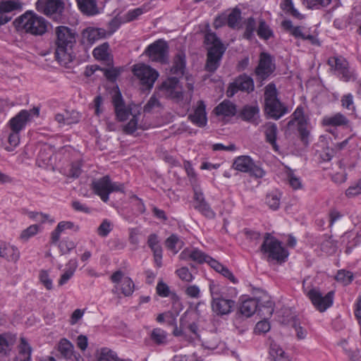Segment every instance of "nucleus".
<instances>
[{"instance_id":"1","label":"nucleus","mask_w":361,"mask_h":361,"mask_svg":"<svg viewBox=\"0 0 361 361\" xmlns=\"http://www.w3.org/2000/svg\"><path fill=\"white\" fill-rule=\"evenodd\" d=\"M112 103L118 121H124L129 118L130 116L132 117L130 121L123 127V131L126 133L133 134L137 129L144 128L140 122V106L135 104L126 105L119 91L114 94Z\"/></svg>"},{"instance_id":"2","label":"nucleus","mask_w":361,"mask_h":361,"mask_svg":"<svg viewBox=\"0 0 361 361\" xmlns=\"http://www.w3.org/2000/svg\"><path fill=\"white\" fill-rule=\"evenodd\" d=\"M56 58L61 66H67L75 57L73 47L75 43V33L66 26L56 28Z\"/></svg>"},{"instance_id":"3","label":"nucleus","mask_w":361,"mask_h":361,"mask_svg":"<svg viewBox=\"0 0 361 361\" xmlns=\"http://www.w3.org/2000/svg\"><path fill=\"white\" fill-rule=\"evenodd\" d=\"M261 252L268 262L278 263L286 262L289 255L282 243L269 233H266L264 235L263 243L261 245Z\"/></svg>"},{"instance_id":"4","label":"nucleus","mask_w":361,"mask_h":361,"mask_svg":"<svg viewBox=\"0 0 361 361\" xmlns=\"http://www.w3.org/2000/svg\"><path fill=\"white\" fill-rule=\"evenodd\" d=\"M16 21L19 29L33 35H42L47 31V21L31 11H26Z\"/></svg>"},{"instance_id":"5","label":"nucleus","mask_w":361,"mask_h":361,"mask_svg":"<svg viewBox=\"0 0 361 361\" xmlns=\"http://www.w3.org/2000/svg\"><path fill=\"white\" fill-rule=\"evenodd\" d=\"M205 43L209 45L206 69L208 71H215L219 66V62L226 50V47L220 39L213 32H207L204 37Z\"/></svg>"},{"instance_id":"6","label":"nucleus","mask_w":361,"mask_h":361,"mask_svg":"<svg viewBox=\"0 0 361 361\" xmlns=\"http://www.w3.org/2000/svg\"><path fill=\"white\" fill-rule=\"evenodd\" d=\"M265 111L269 116L279 119L288 112V109L277 98V90L274 84H269L265 88Z\"/></svg>"},{"instance_id":"7","label":"nucleus","mask_w":361,"mask_h":361,"mask_svg":"<svg viewBox=\"0 0 361 361\" xmlns=\"http://www.w3.org/2000/svg\"><path fill=\"white\" fill-rule=\"evenodd\" d=\"M328 65L339 80L348 82L357 79L355 71L349 66L347 60L341 56H333L328 59Z\"/></svg>"},{"instance_id":"8","label":"nucleus","mask_w":361,"mask_h":361,"mask_svg":"<svg viewBox=\"0 0 361 361\" xmlns=\"http://www.w3.org/2000/svg\"><path fill=\"white\" fill-rule=\"evenodd\" d=\"M92 189L95 194L100 197L104 202H108L109 195L114 192H123L124 185L118 182H112L109 176H104L92 182Z\"/></svg>"},{"instance_id":"9","label":"nucleus","mask_w":361,"mask_h":361,"mask_svg":"<svg viewBox=\"0 0 361 361\" xmlns=\"http://www.w3.org/2000/svg\"><path fill=\"white\" fill-rule=\"evenodd\" d=\"M133 72L146 89H151L159 77V73L155 69L144 63L135 64Z\"/></svg>"},{"instance_id":"10","label":"nucleus","mask_w":361,"mask_h":361,"mask_svg":"<svg viewBox=\"0 0 361 361\" xmlns=\"http://www.w3.org/2000/svg\"><path fill=\"white\" fill-rule=\"evenodd\" d=\"M111 280L114 283L112 289L114 293H121L125 296H130L134 292L135 284L133 281L121 271L114 272L111 276Z\"/></svg>"},{"instance_id":"11","label":"nucleus","mask_w":361,"mask_h":361,"mask_svg":"<svg viewBox=\"0 0 361 361\" xmlns=\"http://www.w3.org/2000/svg\"><path fill=\"white\" fill-rule=\"evenodd\" d=\"M233 168L240 172L248 173L256 178H262L265 174L264 170L255 164L250 157L246 155L236 157L233 161Z\"/></svg>"},{"instance_id":"12","label":"nucleus","mask_w":361,"mask_h":361,"mask_svg":"<svg viewBox=\"0 0 361 361\" xmlns=\"http://www.w3.org/2000/svg\"><path fill=\"white\" fill-rule=\"evenodd\" d=\"M39 115V109L34 107L30 110H21L17 115L13 117L8 122L11 131L20 133L23 130L27 123L30 122L35 117Z\"/></svg>"},{"instance_id":"13","label":"nucleus","mask_w":361,"mask_h":361,"mask_svg":"<svg viewBox=\"0 0 361 361\" xmlns=\"http://www.w3.org/2000/svg\"><path fill=\"white\" fill-rule=\"evenodd\" d=\"M36 8L37 11L59 21L64 8V4L62 0H38L36 3Z\"/></svg>"},{"instance_id":"14","label":"nucleus","mask_w":361,"mask_h":361,"mask_svg":"<svg viewBox=\"0 0 361 361\" xmlns=\"http://www.w3.org/2000/svg\"><path fill=\"white\" fill-rule=\"evenodd\" d=\"M305 291L313 305L320 312L325 311L333 304V292H329L325 295H323L320 291L316 288H312L309 290L305 289Z\"/></svg>"},{"instance_id":"15","label":"nucleus","mask_w":361,"mask_h":361,"mask_svg":"<svg viewBox=\"0 0 361 361\" xmlns=\"http://www.w3.org/2000/svg\"><path fill=\"white\" fill-rule=\"evenodd\" d=\"M168 51L169 47L166 42L159 39L147 47L145 54L152 61L165 63L168 60Z\"/></svg>"},{"instance_id":"16","label":"nucleus","mask_w":361,"mask_h":361,"mask_svg":"<svg viewBox=\"0 0 361 361\" xmlns=\"http://www.w3.org/2000/svg\"><path fill=\"white\" fill-rule=\"evenodd\" d=\"M308 121L304 114L303 108L298 106L291 116V119L289 121L288 125L290 127L295 126L299 131L302 140L305 141L309 134L307 130Z\"/></svg>"},{"instance_id":"17","label":"nucleus","mask_w":361,"mask_h":361,"mask_svg":"<svg viewBox=\"0 0 361 361\" xmlns=\"http://www.w3.org/2000/svg\"><path fill=\"white\" fill-rule=\"evenodd\" d=\"M178 257L180 260L201 264L205 263L208 255L197 247H188L180 253Z\"/></svg>"},{"instance_id":"18","label":"nucleus","mask_w":361,"mask_h":361,"mask_svg":"<svg viewBox=\"0 0 361 361\" xmlns=\"http://www.w3.org/2000/svg\"><path fill=\"white\" fill-rule=\"evenodd\" d=\"M254 90L252 79L245 75L239 76L230 85L227 90L228 97H233L238 90L250 92Z\"/></svg>"},{"instance_id":"19","label":"nucleus","mask_w":361,"mask_h":361,"mask_svg":"<svg viewBox=\"0 0 361 361\" xmlns=\"http://www.w3.org/2000/svg\"><path fill=\"white\" fill-rule=\"evenodd\" d=\"M107 32L102 28L89 27L82 32V41L84 44L92 46L98 40L105 38Z\"/></svg>"},{"instance_id":"20","label":"nucleus","mask_w":361,"mask_h":361,"mask_svg":"<svg viewBox=\"0 0 361 361\" xmlns=\"http://www.w3.org/2000/svg\"><path fill=\"white\" fill-rule=\"evenodd\" d=\"M274 69L271 56L266 54H260L259 63L256 68V74L261 79L267 78Z\"/></svg>"},{"instance_id":"21","label":"nucleus","mask_w":361,"mask_h":361,"mask_svg":"<svg viewBox=\"0 0 361 361\" xmlns=\"http://www.w3.org/2000/svg\"><path fill=\"white\" fill-rule=\"evenodd\" d=\"M235 302L225 297L216 298L212 301V308L214 312L218 315H225L231 312Z\"/></svg>"},{"instance_id":"22","label":"nucleus","mask_w":361,"mask_h":361,"mask_svg":"<svg viewBox=\"0 0 361 361\" xmlns=\"http://www.w3.org/2000/svg\"><path fill=\"white\" fill-rule=\"evenodd\" d=\"M189 118L192 123L199 127H204L207 125L206 106L202 101L197 102L193 113L189 115Z\"/></svg>"},{"instance_id":"23","label":"nucleus","mask_w":361,"mask_h":361,"mask_svg":"<svg viewBox=\"0 0 361 361\" xmlns=\"http://www.w3.org/2000/svg\"><path fill=\"white\" fill-rule=\"evenodd\" d=\"M178 80L176 77H171L166 80L160 87V90L164 92L166 96L172 98H179L181 92L177 91Z\"/></svg>"},{"instance_id":"24","label":"nucleus","mask_w":361,"mask_h":361,"mask_svg":"<svg viewBox=\"0 0 361 361\" xmlns=\"http://www.w3.org/2000/svg\"><path fill=\"white\" fill-rule=\"evenodd\" d=\"M236 106L229 100L225 99L214 109L215 114L219 116L231 117L235 115Z\"/></svg>"},{"instance_id":"25","label":"nucleus","mask_w":361,"mask_h":361,"mask_svg":"<svg viewBox=\"0 0 361 361\" xmlns=\"http://www.w3.org/2000/svg\"><path fill=\"white\" fill-rule=\"evenodd\" d=\"M348 119L341 113L326 116L322 118V123L326 126H344L348 124Z\"/></svg>"},{"instance_id":"26","label":"nucleus","mask_w":361,"mask_h":361,"mask_svg":"<svg viewBox=\"0 0 361 361\" xmlns=\"http://www.w3.org/2000/svg\"><path fill=\"white\" fill-rule=\"evenodd\" d=\"M259 307L258 301L255 298H247L242 300L240 306V313L246 317L253 315Z\"/></svg>"},{"instance_id":"27","label":"nucleus","mask_w":361,"mask_h":361,"mask_svg":"<svg viewBox=\"0 0 361 361\" xmlns=\"http://www.w3.org/2000/svg\"><path fill=\"white\" fill-rule=\"evenodd\" d=\"M79 9L87 16H95L99 13L96 0H76Z\"/></svg>"},{"instance_id":"28","label":"nucleus","mask_w":361,"mask_h":361,"mask_svg":"<svg viewBox=\"0 0 361 361\" xmlns=\"http://www.w3.org/2000/svg\"><path fill=\"white\" fill-rule=\"evenodd\" d=\"M78 267V261L76 259H72L66 264L63 274L59 280V286H63L73 276Z\"/></svg>"},{"instance_id":"29","label":"nucleus","mask_w":361,"mask_h":361,"mask_svg":"<svg viewBox=\"0 0 361 361\" xmlns=\"http://www.w3.org/2000/svg\"><path fill=\"white\" fill-rule=\"evenodd\" d=\"M32 349L24 338H21L18 345V354L15 361H30Z\"/></svg>"},{"instance_id":"30","label":"nucleus","mask_w":361,"mask_h":361,"mask_svg":"<svg viewBox=\"0 0 361 361\" xmlns=\"http://www.w3.org/2000/svg\"><path fill=\"white\" fill-rule=\"evenodd\" d=\"M185 67V55L183 52H178L173 59V66L171 69L172 74L182 75Z\"/></svg>"},{"instance_id":"31","label":"nucleus","mask_w":361,"mask_h":361,"mask_svg":"<svg viewBox=\"0 0 361 361\" xmlns=\"http://www.w3.org/2000/svg\"><path fill=\"white\" fill-rule=\"evenodd\" d=\"M264 134L266 139L269 142L275 151L278 150V146L276 143V134H277V126L274 123H267L264 126Z\"/></svg>"},{"instance_id":"32","label":"nucleus","mask_w":361,"mask_h":361,"mask_svg":"<svg viewBox=\"0 0 361 361\" xmlns=\"http://www.w3.org/2000/svg\"><path fill=\"white\" fill-rule=\"evenodd\" d=\"M291 34L296 38L308 40L312 44H318V40L303 27H293L291 29Z\"/></svg>"},{"instance_id":"33","label":"nucleus","mask_w":361,"mask_h":361,"mask_svg":"<svg viewBox=\"0 0 361 361\" xmlns=\"http://www.w3.org/2000/svg\"><path fill=\"white\" fill-rule=\"evenodd\" d=\"M209 289L212 300L216 298H221L226 296L228 288L219 283L214 281H210L209 284Z\"/></svg>"},{"instance_id":"34","label":"nucleus","mask_w":361,"mask_h":361,"mask_svg":"<svg viewBox=\"0 0 361 361\" xmlns=\"http://www.w3.org/2000/svg\"><path fill=\"white\" fill-rule=\"evenodd\" d=\"M58 350L61 356L67 360L71 359L73 356V345L66 338L60 340L58 344Z\"/></svg>"},{"instance_id":"35","label":"nucleus","mask_w":361,"mask_h":361,"mask_svg":"<svg viewBox=\"0 0 361 361\" xmlns=\"http://www.w3.org/2000/svg\"><path fill=\"white\" fill-rule=\"evenodd\" d=\"M281 194L278 190H273L267 194L265 202L269 207L276 210L280 207Z\"/></svg>"},{"instance_id":"36","label":"nucleus","mask_w":361,"mask_h":361,"mask_svg":"<svg viewBox=\"0 0 361 361\" xmlns=\"http://www.w3.org/2000/svg\"><path fill=\"white\" fill-rule=\"evenodd\" d=\"M73 224L71 221H61L58 224L56 228L51 234V240L53 243H56L59 239L62 232L66 229H71Z\"/></svg>"},{"instance_id":"37","label":"nucleus","mask_w":361,"mask_h":361,"mask_svg":"<svg viewBox=\"0 0 361 361\" xmlns=\"http://www.w3.org/2000/svg\"><path fill=\"white\" fill-rule=\"evenodd\" d=\"M23 4L18 0H2L0 2V11H3L6 14L8 13L20 10Z\"/></svg>"},{"instance_id":"38","label":"nucleus","mask_w":361,"mask_h":361,"mask_svg":"<svg viewBox=\"0 0 361 361\" xmlns=\"http://www.w3.org/2000/svg\"><path fill=\"white\" fill-rule=\"evenodd\" d=\"M20 251L16 246L6 243L3 258L8 261L16 262L20 259Z\"/></svg>"},{"instance_id":"39","label":"nucleus","mask_w":361,"mask_h":361,"mask_svg":"<svg viewBox=\"0 0 361 361\" xmlns=\"http://www.w3.org/2000/svg\"><path fill=\"white\" fill-rule=\"evenodd\" d=\"M269 353L274 361H291L284 350L276 344L271 345Z\"/></svg>"},{"instance_id":"40","label":"nucleus","mask_w":361,"mask_h":361,"mask_svg":"<svg viewBox=\"0 0 361 361\" xmlns=\"http://www.w3.org/2000/svg\"><path fill=\"white\" fill-rule=\"evenodd\" d=\"M281 8L287 14L298 19H302L303 16L295 8L292 0H283L281 3Z\"/></svg>"},{"instance_id":"41","label":"nucleus","mask_w":361,"mask_h":361,"mask_svg":"<svg viewBox=\"0 0 361 361\" xmlns=\"http://www.w3.org/2000/svg\"><path fill=\"white\" fill-rule=\"evenodd\" d=\"M259 114V108L257 105L245 106L241 112L243 119L249 121H253Z\"/></svg>"},{"instance_id":"42","label":"nucleus","mask_w":361,"mask_h":361,"mask_svg":"<svg viewBox=\"0 0 361 361\" xmlns=\"http://www.w3.org/2000/svg\"><path fill=\"white\" fill-rule=\"evenodd\" d=\"M109 46L108 43H103L94 49L93 56L98 60L107 61L109 59Z\"/></svg>"},{"instance_id":"43","label":"nucleus","mask_w":361,"mask_h":361,"mask_svg":"<svg viewBox=\"0 0 361 361\" xmlns=\"http://www.w3.org/2000/svg\"><path fill=\"white\" fill-rule=\"evenodd\" d=\"M150 338L157 345H164L167 343V333L160 328L154 329Z\"/></svg>"},{"instance_id":"44","label":"nucleus","mask_w":361,"mask_h":361,"mask_svg":"<svg viewBox=\"0 0 361 361\" xmlns=\"http://www.w3.org/2000/svg\"><path fill=\"white\" fill-rule=\"evenodd\" d=\"M183 245V242L176 235H171L166 240V247L176 254Z\"/></svg>"},{"instance_id":"45","label":"nucleus","mask_w":361,"mask_h":361,"mask_svg":"<svg viewBox=\"0 0 361 361\" xmlns=\"http://www.w3.org/2000/svg\"><path fill=\"white\" fill-rule=\"evenodd\" d=\"M256 29V23L253 18H249L245 21L244 38L252 39L255 37V31Z\"/></svg>"},{"instance_id":"46","label":"nucleus","mask_w":361,"mask_h":361,"mask_svg":"<svg viewBox=\"0 0 361 361\" xmlns=\"http://www.w3.org/2000/svg\"><path fill=\"white\" fill-rule=\"evenodd\" d=\"M257 33L263 39H268L273 35L271 29L264 20H260Z\"/></svg>"},{"instance_id":"47","label":"nucleus","mask_w":361,"mask_h":361,"mask_svg":"<svg viewBox=\"0 0 361 361\" xmlns=\"http://www.w3.org/2000/svg\"><path fill=\"white\" fill-rule=\"evenodd\" d=\"M241 19V12L240 9L235 8L231 11L227 18V23L229 27H238Z\"/></svg>"},{"instance_id":"48","label":"nucleus","mask_w":361,"mask_h":361,"mask_svg":"<svg viewBox=\"0 0 361 361\" xmlns=\"http://www.w3.org/2000/svg\"><path fill=\"white\" fill-rule=\"evenodd\" d=\"M39 231V226L37 224H32L23 230L19 238L22 241L26 242L32 237L37 235Z\"/></svg>"},{"instance_id":"49","label":"nucleus","mask_w":361,"mask_h":361,"mask_svg":"<svg viewBox=\"0 0 361 361\" xmlns=\"http://www.w3.org/2000/svg\"><path fill=\"white\" fill-rule=\"evenodd\" d=\"M194 207L195 209L199 211L202 215L209 219H213L215 217V212L212 209V208L206 201L200 204H195Z\"/></svg>"},{"instance_id":"50","label":"nucleus","mask_w":361,"mask_h":361,"mask_svg":"<svg viewBox=\"0 0 361 361\" xmlns=\"http://www.w3.org/2000/svg\"><path fill=\"white\" fill-rule=\"evenodd\" d=\"M345 196L348 198H353L361 195V180L359 179L357 182L351 184L345 190Z\"/></svg>"},{"instance_id":"51","label":"nucleus","mask_w":361,"mask_h":361,"mask_svg":"<svg viewBox=\"0 0 361 361\" xmlns=\"http://www.w3.org/2000/svg\"><path fill=\"white\" fill-rule=\"evenodd\" d=\"M9 145L6 147V150L12 152L20 143V133L11 131L8 137Z\"/></svg>"},{"instance_id":"52","label":"nucleus","mask_w":361,"mask_h":361,"mask_svg":"<svg viewBox=\"0 0 361 361\" xmlns=\"http://www.w3.org/2000/svg\"><path fill=\"white\" fill-rule=\"evenodd\" d=\"M176 274L180 280L185 282H191L194 279L193 275L186 267H183L176 269Z\"/></svg>"},{"instance_id":"53","label":"nucleus","mask_w":361,"mask_h":361,"mask_svg":"<svg viewBox=\"0 0 361 361\" xmlns=\"http://www.w3.org/2000/svg\"><path fill=\"white\" fill-rule=\"evenodd\" d=\"M341 102L343 108L352 111H354L355 110L354 98L353 95L351 93H348L343 95L341 99Z\"/></svg>"},{"instance_id":"54","label":"nucleus","mask_w":361,"mask_h":361,"mask_svg":"<svg viewBox=\"0 0 361 361\" xmlns=\"http://www.w3.org/2000/svg\"><path fill=\"white\" fill-rule=\"evenodd\" d=\"M147 11L145 7H139L133 10H130L125 15V22H130L135 20L140 16L142 15Z\"/></svg>"},{"instance_id":"55","label":"nucleus","mask_w":361,"mask_h":361,"mask_svg":"<svg viewBox=\"0 0 361 361\" xmlns=\"http://www.w3.org/2000/svg\"><path fill=\"white\" fill-rule=\"evenodd\" d=\"M336 279L344 285H347L352 281L353 274L348 271L340 270L336 276Z\"/></svg>"},{"instance_id":"56","label":"nucleus","mask_w":361,"mask_h":361,"mask_svg":"<svg viewBox=\"0 0 361 361\" xmlns=\"http://www.w3.org/2000/svg\"><path fill=\"white\" fill-rule=\"evenodd\" d=\"M147 244L153 253L156 252L157 251L159 252L162 250L158 236L156 234H151L149 235L147 239Z\"/></svg>"},{"instance_id":"57","label":"nucleus","mask_w":361,"mask_h":361,"mask_svg":"<svg viewBox=\"0 0 361 361\" xmlns=\"http://www.w3.org/2000/svg\"><path fill=\"white\" fill-rule=\"evenodd\" d=\"M117 354L107 348L101 349L99 358L104 361H115L117 358Z\"/></svg>"},{"instance_id":"58","label":"nucleus","mask_w":361,"mask_h":361,"mask_svg":"<svg viewBox=\"0 0 361 361\" xmlns=\"http://www.w3.org/2000/svg\"><path fill=\"white\" fill-rule=\"evenodd\" d=\"M82 164L80 161H76L71 164L68 171H67V176L71 178H78L81 174Z\"/></svg>"},{"instance_id":"59","label":"nucleus","mask_w":361,"mask_h":361,"mask_svg":"<svg viewBox=\"0 0 361 361\" xmlns=\"http://www.w3.org/2000/svg\"><path fill=\"white\" fill-rule=\"evenodd\" d=\"M185 293L189 298L198 299L201 296L200 288L197 285L188 286L185 288Z\"/></svg>"},{"instance_id":"60","label":"nucleus","mask_w":361,"mask_h":361,"mask_svg":"<svg viewBox=\"0 0 361 361\" xmlns=\"http://www.w3.org/2000/svg\"><path fill=\"white\" fill-rule=\"evenodd\" d=\"M288 180L290 186L294 189L298 190L301 188L302 183L300 178L293 173L290 172L288 175Z\"/></svg>"},{"instance_id":"61","label":"nucleus","mask_w":361,"mask_h":361,"mask_svg":"<svg viewBox=\"0 0 361 361\" xmlns=\"http://www.w3.org/2000/svg\"><path fill=\"white\" fill-rule=\"evenodd\" d=\"M11 338L6 335H0V355L6 354L9 350Z\"/></svg>"},{"instance_id":"62","label":"nucleus","mask_w":361,"mask_h":361,"mask_svg":"<svg viewBox=\"0 0 361 361\" xmlns=\"http://www.w3.org/2000/svg\"><path fill=\"white\" fill-rule=\"evenodd\" d=\"M39 278L47 289L50 290L52 288V280L49 278L47 271L42 270L39 272Z\"/></svg>"},{"instance_id":"63","label":"nucleus","mask_w":361,"mask_h":361,"mask_svg":"<svg viewBox=\"0 0 361 361\" xmlns=\"http://www.w3.org/2000/svg\"><path fill=\"white\" fill-rule=\"evenodd\" d=\"M270 330V324L267 320H262L257 323L255 332L256 334H264Z\"/></svg>"},{"instance_id":"64","label":"nucleus","mask_w":361,"mask_h":361,"mask_svg":"<svg viewBox=\"0 0 361 361\" xmlns=\"http://www.w3.org/2000/svg\"><path fill=\"white\" fill-rule=\"evenodd\" d=\"M321 249L327 254H331L336 251V245L331 239H327L321 244Z\"/></svg>"}]
</instances>
